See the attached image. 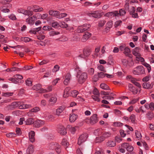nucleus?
I'll return each mask as SVG.
<instances>
[{"label":"nucleus","instance_id":"obj_58","mask_svg":"<svg viewBox=\"0 0 154 154\" xmlns=\"http://www.w3.org/2000/svg\"><path fill=\"white\" fill-rule=\"evenodd\" d=\"M61 143L65 146L67 147L68 145V143L67 142L66 140L65 139H63L62 140Z\"/></svg>","mask_w":154,"mask_h":154},{"label":"nucleus","instance_id":"obj_40","mask_svg":"<svg viewBox=\"0 0 154 154\" xmlns=\"http://www.w3.org/2000/svg\"><path fill=\"white\" fill-rule=\"evenodd\" d=\"M68 38L65 36H62L60 38L57 39V40L61 42L66 41L68 40Z\"/></svg>","mask_w":154,"mask_h":154},{"label":"nucleus","instance_id":"obj_63","mask_svg":"<svg viewBox=\"0 0 154 154\" xmlns=\"http://www.w3.org/2000/svg\"><path fill=\"white\" fill-rule=\"evenodd\" d=\"M138 101L137 98L134 99L130 101L129 103L130 104H134L137 102Z\"/></svg>","mask_w":154,"mask_h":154},{"label":"nucleus","instance_id":"obj_11","mask_svg":"<svg viewBox=\"0 0 154 154\" xmlns=\"http://www.w3.org/2000/svg\"><path fill=\"white\" fill-rule=\"evenodd\" d=\"M140 48L136 47L132 50V53L136 57L138 56H140Z\"/></svg>","mask_w":154,"mask_h":154},{"label":"nucleus","instance_id":"obj_2","mask_svg":"<svg viewBox=\"0 0 154 154\" xmlns=\"http://www.w3.org/2000/svg\"><path fill=\"white\" fill-rule=\"evenodd\" d=\"M48 147L50 149L55 150L58 153H59L61 152L60 146L57 143H51L49 144Z\"/></svg>","mask_w":154,"mask_h":154},{"label":"nucleus","instance_id":"obj_35","mask_svg":"<svg viewBox=\"0 0 154 154\" xmlns=\"http://www.w3.org/2000/svg\"><path fill=\"white\" fill-rule=\"evenodd\" d=\"M108 63L109 65H113L114 64L113 57L112 55L109 56L108 59Z\"/></svg>","mask_w":154,"mask_h":154},{"label":"nucleus","instance_id":"obj_25","mask_svg":"<svg viewBox=\"0 0 154 154\" xmlns=\"http://www.w3.org/2000/svg\"><path fill=\"white\" fill-rule=\"evenodd\" d=\"M100 4L101 3L100 2H98L97 3H91L88 2H86L84 3V5L85 6H88L94 5L95 6H97L100 5Z\"/></svg>","mask_w":154,"mask_h":154},{"label":"nucleus","instance_id":"obj_5","mask_svg":"<svg viewBox=\"0 0 154 154\" xmlns=\"http://www.w3.org/2000/svg\"><path fill=\"white\" fill-rule=\"evenodd\" d=\"M110 132H105L101 136L97 137L96 138V142L97 143L101 142L103 141L106 138H107L110 136Z\"/></svg>","mask_w":154,"mask_h":154},{"label":"nucleus","instance_id":"obj_18","mask_svg":"<svg viewBox=\"0 0 154 154\" xmlns=\"http://www.w3.org/2000/svg\"><path fill=\"white\" fill-rule=\"evenodd\" d=\"M71 75L69 73H67L65 77V80L64 81V84L66 85H67L69 82L70 79Z\"/></svg>","mask_w":154,"mask_h":154},{"label":"nucleus","instance_id":"obj_16","mask_svg":"<svg viewBox=\"0 0 154 154\" xmlns=\"http://www.w3.org/2000/svg\"><path fill=\"white\" fill-rule=\"evenodd\" d=\"M16 80L17 81V83H22L23 82V81L22 80L23 78L22 76L19 74H17L14 75Z\"/></svg>","mask_w":154,"mask_h":154},{"label":"nucleus","instance_id":"obj_10","mask_svg":"<svg viewBox=\"0 0 154 154\" xmlns=\"http://www.w3.org/2000/svg\"><path fill=\"white\" fill-rule=\"evenodd\" d=\"M119 15V13L117 11H113L109 12L105 14V16L110 18H112L114 17L118 16Z\"/></svg>","mask_w":154,"mask_h":154},{"label":"nucleus","instance_id":"obj_1","mask_svg":"<svg viewBox=\"0 0 154 154\" xmlns=\"http://www.w3.org/2000/svg\"><path fill=\"white\" fill-rule=\"evenodd\" d=\"M87 74L86 72H83L81 74H77L76 77L78 82L80 84L84 83L87 78Z\"/></svg>","mask_w":154,"mask_h":154},{"label":"nucleus","instance_id":"obj_15","mask_svg":"<svg viewBox=\"0 0 154 154\" xmlns=\"http://www.w3.org/2000/svg\"><path fill=\"white\" fill-rule=\"evenodd\" d=\"M152 82H145L143 84V86L144 88L149 89L152 88L153 85Z\"/></svg>","mask_w":154,"mask_h":154},{"label":"nucleus","instance_id":"obj_8","mask_svg":"<svg viewBox=\"0 0 154 154\" xmlns=\"http://www.w3.org/2000/svg\"><path fill=\"white\" fill-rule=\"evenodd\" d=\"M98 121V119L97 115L96 114H93L91 116L90 119V123L92 125L95 124Z\"/></svg>","mask_w":154,"mask_h":154},{"label":"nucleus","instance_id":"obj_4","mask_svg":"<svg viewBox=\"0 0 154 154\" xmlns=\"http://www.w3.org/2000/svg\"><path fill=\"white\" fill-rule=\"evenodd\" d=\"M133 73L135 75H140L145 73V70L143 66H139L133 69Z\"/></svg>","mask_w":154,"mask_h":154},{"label":"nucleus","instance_id":"obj_34","mask_svg":"<svg viewBox=\"0 0 154 154\" xmlns=\"http://www.w3.org/2000/svg\"><path fill=\"white\" fill-rule=\"evenodd\" d=\"M102 133V130L101 129L98 128L94 130V133L95 135H99Z\"/></svg>","mask_w":154,"mask_h":154},{"label":"nucleus","instance_id":"obj_52","mask_svg":"<svg viewBox=\"0 0 154 154\" xmlns=\"http://www.w3.org/2000/svg\"><path fill=\"white\" fill-rule=\"evenodd\" d=\"M92 97L93 99L95 101L97 102H99L100 100L99 97V95L98 96L94 95L92 96Z\"/></svg>","mask_w":154,"mask_h":154},{"label":"nucleus","instance_id":"obj_50","mask_svg":"<svg viewBox=\"0 0 154 154\" xmlns=\"http://www.w3.org/2000/svg\"><path fill=\"white\" fill-rule=\"evenodd\" d=\"M40 108L38 107H35L31 109L30 111L31 112H36L40 110Z\"/></svg>","mask_w":154,"mask_h":154},{"label":"nucleus","instance_id":"obj_54","mask_svg":"<svg viewBox=\"0 0 154 154\" xmlns=\"http://www.w3.org/2000/svg\"><path fill=\"white\" fill-rule=\"evenodd\" d=\"M135 135L136 137L139 139L141 138L142 137L140 133L137 131H135Z\"/></svg>","mask_w":154,"mask_h":154},{"label":"nucleus","instance_id":"obj_12","mask_svg":"<svg viewBox=\"0 0 154 154\" xmlns=\"http://www.w3.org/2000/svg\"><path fill=\"white\" fill-rule=\"evenodd\" d=\"M91 34L90 33L86 32L83 35L81 41L82 42H85L91 36Z\"/></svg>","mask_w":154,"mask_h":154},{"label":"nucleus","instance_id":"obj_26","mask_svg":"<svg viewBox=\"0 0 154 154\" xmlns=\"http://www.w3.org/2000/svg\"><path fill=\"white\" fill-rule=\"evenodd\" d=\"M131 52L130 49L128 47H126L123 53L126 56L130 57L131 56V54H130Z\"/></svg>","mask_w":154,"mask_h":154},{"label":"nucleus","instance_id":"obj_29","mask_svg":"<svg viewBox=\"0 0 154 154\" xmlns=\"http://www.w3.org/2000/svg\"><path fill=\"white\" fill-rule=\"evenodd\" d=\"M42 27H39L38 28H35L32 29L29 31V33L31 34H35L37 32H38L41 29Z\"/></svg>","mask_w":154,"mask_h":154},{"label":"nucleus","instance_id":"obj_19","mask_svg":"<svg viewBox=\"0 0 154 154\" xmlns=\"http://www.w3.org/2000/svg\"><path fill=\"white\" fill-rule=\"evenodd\" d=\"M128 88L129 91L132 92L134 94H135L137 92V89L134 87L131 84H129L128 85Z\"/></svg>","mask_w":154,"mask_h":154},{"label":"nucleus","instance_id":"obj_43","mask_svg":"<svg viewBox=\"0 0 154 154\" xmlns=\"http://www.w3.org/2000/svg\"><path fill=\"white\" fill-rule=\"evenodd\" d=\"M127 79H128L130 80V81L133 83L134 84L136 82V79L133 78L131 75H128L127 77Z\"/></svg>","mask_w":154,"mask_h":154},{"label":"nucleus","instance_id":"obj_30","mask_svg":"<svg viewBox=\"0 0 154 154\" xmlns=\"http://www.w3.org/2000/svg\"><path fill=\"white\" fill-rule=\"evenodd\" d=\"M49 14L54 17H57L59 14V11H56L50 10L49 11Z\"/></svg>","mask_w":154,"mask_h":154},{"label":"nucleus","instance_id":"obj_20","mask_svg":"<svg viewBox=\"0 0 154 154\" xmlns=\"http://www.w3.org/2000/svg\"><path fill=\"white\" fill-rule=\"evenodd\" d=\"M91 54L90 51L89 49H85L83 51L84 55H80L79 57L85 58V57L88 56Z\"/></svg>","mask_w":154,"mask_h":154},{"label":"nucleus","instance_id":"obj_39","mask_svg":"<svg viewBox=\"0 0 154 154\" xmlns=\"http://www.w3.org/2000/svg\"><path fill=\"white\" fill-rule=\"evenodd\" d=\"M20 40L21 41L25 42H28L31 40V39L28 37H22L20 38Z\"/></svg>","mask_w":154,"mask_h":154},{"label":"nucleus","instance_id":"obj_44","mask_svg":"<svg viewBox=\"0 0 154 154\" xmlns=\"http://www.w3.org/2000/svg\"><path fill=\"white\" fill-rule=\"evenodd\" d=\"M33 14V12L32 11L25 10L23 14L25 15H28L29 17L32 15Z\"/></svg>","mask_w":154,"mask_h":154},{"label":"nucleus","instance_id":"obj_53","mask_svg":"<svg viewBox=\"0 0 154 154\" xmlns=\"http://www.w3.org/2000/svg\"><path fill=\"white\" fill-rule=\"evenodd\" d=\"M60 24V27L63 28H66L68 27V25L64 22H62Z\"/></svg>","mask_w":154,"mask_h":154},{"label":"nucleus","instance_id":"obj_48","mask_svg":"<svg viewBox=\"0 0 154 154\" xmlns=\"http://www.w3.org/2000/svg\"><path fill=\"white\" fill-rule=\"evenodd\" d=\"M16 135L15 133L13 132L9 133L7 134H6V136L7 137L10 138L15 137Z\"/></svg>","mask_w":154,"mask_h":154},{"label":"nucleus","instance_id":"obj_37","mask_svg":"<svg viewBox=\"0 0 154 154\" xmlns=\"http://www.w3.org/2000/svg\"><path fill=\"white\" fill-rule=\"evenodd\" d=\"M58 131L60 134L63 135H65L66 133V129L64 127L59 128Z\"/></svg>","mask_w":154,"mask_h":154},{"label":"nucleus","instance_id":"obj_46","mask_svg":"<svg viewBox=\"0 0 154 154\" xmlns=\"http://www.w3.org/2000/svg\"><path fill=\"white\" fill-rule=\"evenodd\" d=\"M129 119L133 123H134L136 120L135 116L134 114H132L130 116Z\"/></svg>","mask_w":154,"mask_h":154},{"label":"nucleus","instance_id":"obj_27","mask_svg":"<svg viewBox=\"0 0 154 154\" xmlns=\"http://www.w3.org/2000/svg\"><path fill=\"white\" fill-rule=\"evenodd\" d=\"M34 151V146L32 145H29L27 150V153H33Z\"/></svg>","mask_w":154,"mask_h":154},{"label":"nucleus","instance_id":"obj_17","mask_svg":"<svg viewBox=\"0 0 154 154\" xmlns=\"http://www.w3.org/2000/svg\"><path fill=\"white\" fill-rule=\"evenodd\" d=\"M32 10L33 11L35 12H40L43 11V9L41 7L35 5L33 6Z\"/></svg>","mask_w":154,"mask_h":154},{"label":"nucleus","instance_id":"obj_6","mask_svg":"<svg viewBox=\"0 0 154 154\" xmlns=\"http://www.w3.org/2000/svg\"><path fill=\"white\" fill-rule=\"evenodd\" d=\"M88 137V134L85 133L82 134L79 138L78 143L79 145H81L83 143L86 141Z\"/></svg>","mask_w":154,"mask_h":154},{"label":"nucleus","instance_id":"obj_59","mask_svg":"<svg viewBox=\"0 0 154 154\" xmlns=\"http://www.w3.org/2000/svg\"><path fill=\"white\" fill-rule=\"evenodd\" d=\"M113 125L115 127H119L122 126L123 124L119 122H115Z\"/></svg>","mask_w":154,"mask_h":154},{"label":"nucleus","instance_id":"obj_21","mask_svg":"<svg viewBox=\"0 0 154 154\" xmlns=\"http://www.w3.org/2000/svg\"><path fill=\"white\" fill-rule=\"evenodd\" d=\"M77 118V116L74 113L70 114L69 117V121L71 122H74Z\"/></svg>","mask_w":154,"mask_h":154},{"label":"nucleus","instance_id":"obj_62","mask_svg":"<svg viewBox=\"0 0 154 154\" xmlns=\"http://www.w3.org/2000/svg\"><path fill=\"white\" fill-rule=\"evenodd\" d=\"M136 60L139 61H140L142 62H144V59L141 57L140 56H138L136 57Z\"/></svg>","mask_w":154,"mask_h":154},{"label":"nucleus","instance_id":"obj_14","mask_svg":"<svg viewBox=\"0 0 154 154\" xmlns=\"http://www.w3.org/2000/svg\"><path fill=\"white\" fill-rule=\"evenodd\" d=\"M88 15L90 17L96 18H98L100 17V14L98 11L91 12L88 13Z\"/></svg>","mask_w":154,"mask_h":154},{"label":"nucleus","instance_id":"obj_28","mask_svg":"<svg viewBox=\"0 0 154 154\" xmlns=\"http://www.w3.org/2000/svg\"><path fill=\"white\" fill-rule=\"evenodd\" d=\"M57 98L56 96L51 97L49 100V103L50 104L54 105L56 102Z\"/></svg>","mask_w":154,"mask_h":154},{"label":"nucleus","instance_id":"obj_38","mask_svg":"<svg viewBox=\"0 0 154 154\" xmlns=\"http://www.w3.org/2000/svg\"><path fill=\"white\" fill-rule=\"evenodd\" d=\"M100 87L101 88L104 90H109L110 89L109 87L104 83H101L100 85Z\"/></svg>","mask_w":154,"mask_h":154},{"label":"nucleus","instance_id":"obj_3","mask_svg":"<svg viewBox=\"0 0 154 154\" xmlns=\"http://www.w3.org/2000/svg\"><path fill=\"white\" fill-rule=\"evenodd\" d=\"M91 27V25L88 24H85L79 26L76 30V32L81 33L88 30Z\"/></svg>","mask_w":154,"mask_h":154},{"label":"nucleus","instance_id":"obj_9","mask_svg":"<svg viewBox=\"0 0 154 154\" xmlns=\"http://www.w3.org/2000/svg\"><path fill=\"white\" fill-rule=\"evenodd\" d=\"M45 124L44 121L41 120H37L34 121V126L36 128H39L41 127Z\"/></svg>","mask_w":154,"mask_h":154},{"label":"nucleus","instance_id":"obj_32","mask_svg":"<svg viewBox=\"0 0 154 154\" xmlns=\"http://www.w3.org/2000/svg\"><path fill=\"white\" fill-rule=\"evenodd\" d=\"M51 24L52 27L55 28H58L60 26V24L54 20H53L52 22L51 23Z\"/></svg>","mask_w":154,"mask_h":154},{"label":"nucleus","instance_id":"obj_13","mask_svg":"<svg viewBox=\"0 0 154 154\" xmlns=\"http://www.w3.org/2000/svg\"><path fill=\"white\" fill-rule=\"evenodd\" d=\"M35 132L34 131H31L29 133V136L30 141L33 143L35 141Z\"/></svg>","mask_w":154,"mask_h":154},{"label":"nucleus","instance_id":"obj_33","mask_svg":"<svg viewBox=\"0 0 154 154\" xmlns=\"http://www.w3.org/2000/svg\"><path fill=\"white\" fill-rule=\"evenodd\" d=\"M109 95L107 96H104L102 97L103 99H106L109 100H113L114 99L113 96L115 95L113 93H109Z\"/></svg>","mask_w":154,"mask_h":154},{"label":"nucleus","instance_id":"obj_56","mask_svg":"<svg viewBox=\"0 0 154 154\" xmlns=\"http://www.w3.org/2000/svg\"><path fill=\"white\" fill-rule=\"evenodd\" d=\"M26 85L28 86H31L32 85V81L31 79H28L26 81Z\"/></svg>","mask_w":154,"mask_h":154},{"label":"nucleus","instance_id":"obj_64","mask_svg":"<svg viewBox=\"0 0 154 154\" xmlns=\"http://www.w3.org/2000/svg\"><path fill=\"white\" fill-rule=\"evenodd\" d=\"M45 31H50V30L51 29H52V28H51V27L49 26H45L43 27L42 28Z\"/></svg>","mask_w":154,"mask_h":154},{"label":"nucleus","instance_id":"obj_36","mask_svg":"<svg viewBox=\"0 0 154 154\" xmlns=\"http://www.w3.org/2000/svg\"><path fill=\"white\" fill-rule=\"evenodd\" d=\"M146 117L149 120H151L154 117L153 113L151 112H148L146 114Z\"/></svg>","mask_w":154,"mask_h":154},{"label":"nucleus","instance_id":"obj_31","mask_svg":"<svg viewBox=\"0 0 154 154\" xmlns=\"http://www.w3.org/2000/svg\"><path fill=\"white\" fill-rule=\"evenodd\" d=\"M143 106H141L139 108H135L134 109V110L135 112L137 113H139L141 112L142 113H143L146 112L143 110Z\"/></svg>","mask_w":154,"mask_h":154},{"label":"nucleus","instance_id":"obj_49","mask_svg":"<svg viewBox=\"0 0 154 154\" xmlns=\"http://www.w3.org/2000/svg\"><path fill=\"white\" fill-rule=\"evenodd\" d=\"M78 94V91L75 90H73L71 92V94L73 97H76Z\"/></svg>","mask_w":154,"mask_h":154},{"label":"nucleus","instance_id":"obj_45","mask_svg":"<svg viewBox=\"0 0 154 154\" xmlns=\"http://www.w3.org/2000/svg\"><path fill=\"white\" fill-rule=\"evenodd\" d=\"M142 64L147 68L148 72H149L151 70V66L150 65L145 62H143Z\"/></svg>","mask_w":154,"mask_h":154},{"label":"nucleus","instance_id":"obj_42","mask_svg":"<svg viewBox=\"0 0 154 154\" xmlns=\"http://www.w3.org/2000/svg\"><path fill=\"white\" fill-rule=\"evenodd\" d=\"M64 109V108L62 107H59L56 110V114L57 115H59Z\"/></svg>","mask_w":154,"mask_h":154},{"label":"nucleus","instance_id":"obj_51","mask_svg":"<svg viewBox=\"0 0 154 154\" xmlns=\"http://www.w3.org/2000/svg\"><path fill=\"white\" fill-rule=\"evenodd\" d=\"M67 16V14L65 13H61L60 14L59 12V14L57 17V18L58 19H61L62 18Z\"/></svg>","mask_w":154,"mask_h":154},{"label":"nucleus","instance_id":"obj_55","mask_svg":"<svg viewBox=\"0 0 154 154\" xmlns=\"http://www.w3.org/2000/svg\"><path fill=\"white\" fill-rule=\"evenodd\" d=\"M97 68L100 71H103L105 72H106V71L104 68V66L101 65H99L97 66Z\"/></svg>","mask_w":154,"mask_h":154},{"label":"nucleus","instance_id":"obj_24","mask_svg":"<svg viewBox=\"0 0 154 154\" xmlns=\"http://www.w3.org/2000/svg\"><path fill=\"white\" fill-rule=\"evenodd\" d=\"M35 21L31 17H29L26 19V22L30 25H32L35 23Z\"/></svg>","mask_w":154,"mask_h":154},{"label":"nucleus","instance_id":"obj_57","mask_svg":"<svg viewBox=\"0 0 154 154\" xmlns=\"http://www.w3.org/2000/svg\"><path fill=\"white\" fill-rule=\"evenodd\" d=\"M112 25L113 22L112 20L109 21L106 23L107 26L109 29H110L112 27Z\"/></svg>","mask_w":154,"mask_h":154},{"label":"nucleus","instance_id":"obj_41","mask_svg":"<svg viewBox=\"0 0 154 154\" xmlns=\"http://www.w3.org/2000/svg\"><path fill=\"white\" fill-rule=\"evenodd\" d=\"M106 145L109 147H113L116 146V144L114 141H110L107 143Z\"/></svg>","mask_w":154,"mask_h":154},{"label":"nucleus","instance_id":"obj_22","mask_svg":"<svg viewBox=\"0 0 154 154\" xmlns=\"http://www.w3.org/2000/svg\"><path fill=\"white\" fill-rule=\"evenodd\" d=\"M31 107V106L29 104H27L21 103L19 104V107L20 109H25L29 108Z\"/></svg>","mask_w":154,"mask_h":154},{"label":"nucleus","instance_id":"obj_61","mask_svg":"<svg viewBox=\"0 0 154 154\" xmlns=\"http://www.w3.org/2000/svg\"><path fill=\"white\" fill-rule=\"evenodd\" d=\"M106 22L105 20H100L99 22L98 26L99 27H102L103 26L105 23Z\"/></svg>","mask_w":154,"mask_h":154},{"label":"nucleus","instance_id":"obj_60","mask_svg":"<svg viewBox=\"0 0 154 154\" xmlns=\"http://www.w3.org/2000/svg\"><path fill=\"white\" fill-rule=\"evenodd\" d=\"M129 144L128 143H124L121 144V147L127 149Z\"/></svg>","mask_w":154,"mask_h":154},{"label":"nucleus","instance_id":"obj_7","mask_svg":"<svg viewBox=\"0 0 154 154\" xmlns=\"http://www.w3.org/2000/svg\"><path fill=\"white\" fill-rule=\"evenodd\" d=\"M32 89L35 91L39 90L40 93H45L46 91V89L42 88V86L40 84H38L34 85L32 88Z\"/></svg>","mask_w":154,"mask_h":154},{"label":"nucleus","instance_id":"obj_23","mask_svg":"<svg viewBox=\"0 0 154 154\" xmlns=\"http://www.w3.org/2000/svg\"><path fill=\"white\" fill-rule=\"evenodd\" d=\"M34 119L32 118H29L27 119L25 121V122L26 125H29L34 124Z\"/></svg>","mask_w":154,"mask_h":154},{"label":"nucleus","instance_id":"obj_47","mask_svg":"<svg viewBox=\"0 0 154 154\" xmlns=\"http://www.w3.org/2000/svg\"><path fill=\"white\" fill-rule=\"evenodd\" d=\"M60 33L59 32L51 31L49 32V34L51 36H54L55 35H59Z\"/></svg>","mask_w":154,"mask_h":154}]
</instances>
